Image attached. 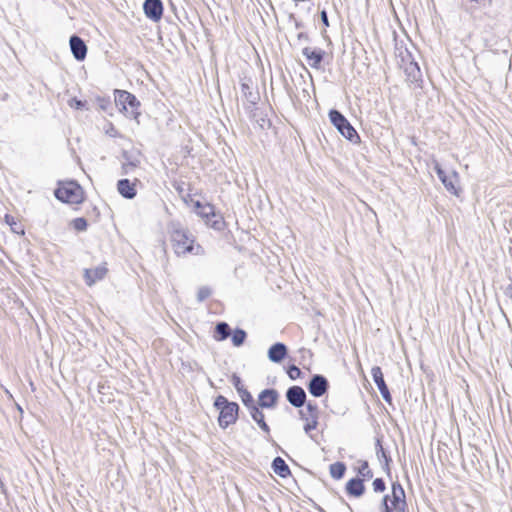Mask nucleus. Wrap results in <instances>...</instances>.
I'll return each instance as SVG.
<instances>
[{"label":"nucleus","instance_id":"nucleus-1","mask_svg":"<svg viewBox=\"0 0 512 512\" xmlns=\"http://www.w3.org/2000/svg\"><path fill=\"white\" fill-rule=\"evenodd\" d=\"M171 242L177 255L202 254L203 249L200 245H194V237L186 229L178 224H172Z\"/></svg>","mask_w":512,"mask_h":512},{"label":"nucleus","instance_id":"nucleus-2","mask_svg":"<svg viewBox=\"0 0 512 512\" xmlns=\"http://www.w3.org/2000/svg\"><path fill=\"white\" fill-rule=\"evenodd\" d=\"M214 406L220 411L218 422L220 427L227 428L237 420L238 405L235 402H229L224 396H218Z\"/></svg>","mask_w":512,"mask_h":512},{"label":"nucleus","instance_id":"nucleus-3","mask_svg":"<svg viewBox=\"0 0 512 512\" xmlns=\"http://www.w3.org/2000/svg\"><path fill=\"white\" fill-rule=\"evenodd\" d=\"M55 197L65 203L79 204L84 200V191L74 181L64 182L55 190Z\"/></svg>","mask_w":512,"mask_h":512},{"label":"nucleus","instance_id":"nucleus-4","mask_svg":"<svg viewBox=\"0 0 512 512\" xmlns=\"http://www.w3.org/2000/svg\"><path fill=\"white\" fill-rule=\"evenodd\" d=\"M406 506L405 493L399 483H393L391 498L386 495L382 499L383 512H403Z\"/></svg>","mask_w":512,"mask_h":512},{"label":"nucleus","instance_id":"nucleus-5","mask_svg":"<svg viewBox=\"0 0 512 512\" xmlns=\"http://www.w3.org/2000/svg\"><path fill=\"white\" fill-rule=\"evenodd\" d=\"M116 92V105L120 107V110L123 111L127 117L136 119L139 115L137 111L139 101L133 94L127 91L117 90Z\"/></svg>","mask_w":512,"mask_h":512},{"label":"nucleus","instance_id":"nucleus-6","mask_svg":"<svg viewBox=\"0 0 512 512\" xmlns=\"http://www.w3.org/2000/svg\"><path fill=\"white\" fill-rule=\"evenodd\" d=\"M329 118L337 130L348 140L353 141L354 138H359L356 130L348 122V120L337 110H331Z\"/></svg>","mask_w":512,"mask_h":512},{"label":"nucleus","instance_id":"nucleus-7","mask_svg":"<svg viewBox=\"0 0 512 512\" xmlns=\"http://www.w3.org/2000/svg\"><path fill=\"white\" fill-rule=\"evenodd\" d=\"M433 167L437 176L439 177L447 191L457 196L459 194V190L456 185L459 181L458 173L456 171H453L450 175H446V173L436 160L433 161Z\"/></svg>","mask_w":512,"mask_h":512},{"label":"nucleus","instance_id":"nucleus-8","mask_svg":"<svg viewBox=\"0 0 512 512\" xmlns=\"http://www.w3.org/2000/svg\"><path fill=\"white\" fill-rule=\"evenodd\" d=\"M300 416L305 421L304 431L309 434L312 430L317 428L319 411L316 403L308 402L306 409L300 411Z\"/></svg>","mask_w":512,"mask_h":512},{"label":"nucleus","instance_id":"nucleus-9","mask_svg":"<svg viewBox=\"0 0 512 512\" xmlns=\"http://www.w3.org/2000/svg\"><path fill=\"white\" fill-rule=\"evenodd\" d=\"M327 389L328 381L322 375H314L308 384V391L314 397L323 396L327 392Z\"/></svg>","mask_w":512,"mask_h":512},{"label":"nucleus","instance_id":"nucleus-10","mask_svg":"<svg viewBox=\"0 0 512 512\" xmlns=\"http://www.w3.org/2000/svg\"><path fill=\"white\" fill-rule=\"evenodd\" d=\"M146 17L152 21H159L162 17L163 6L160 0H145L143 5Z\"/></svg>","mask_w":512,"mask_h":512},{"label":"nucleus","instance_id":"nucleus-11","mask_svg":"<svg viewBox=\"0 0 512 512\" xmlns=\"http://www.w3.org/2000/svg\"><path fill=\"white\" fill-rule=\"evenodd\" d=\"M286 398L292 406L300 408L305 404L306 393L302 387L292 386L287 390Z\"/></svg>","mask_w":512,"mask_h":512},{"label":"nucleus","instance_id":"nucleus-12","mask_svg":"<svg viewBox=\"0 0 512 512\" xmlns=\"http://www.w3.org/2000/svg\"><path fill=\"white\" fill-rule=\"evenodd\" d=\"M107 274V268L104 265H100L93 269H85L84 278L88 286H92L99 280H102Z\"/></svg>","mask_w":512,"mask_h":512},{"label":"nucleus","instance_id":"nucleus-13","mask_svg":"<svg viewBox=\"0 0 512 512\" xmlns=\"http://www.w3.org/2000/svg\"><path fill=\"white\" fill-rule=\"evenodd\" d=\"M70 48L75 59H77L78 61L85 59L87 47L80 37L72 36L70 38Z\"/></svg>","mask_w":512,"mask_h":512},{"label":"nucleus","instance_id":"nucleus-14","mask_svg":"<svg viewBox=\"0 0 512 512\" xmlns=\"http://www.w3.org/2000/svg\"><path fill=\"white\" fill-rule=\"evenodd\" d=\"M117 190L124 198L133 199L137 194L136 181L131 182L129 179H121L117 183Z\"/></svg>","mask_w":512,"mask_h":512},{"label":"nucleus","instance_id":"nucleus-15","mask_svg":"<svg viewBox=\"0 0 512 512\" xmlns=\"http://www.w3.org/2000/svg\"><path fill=\"white\" fill-rule=\"evenodd\" d=\"M302 54L306 57L308 64L312 68H319L320 63L324 56V51L322 49H312L310 47H306L303 49Z\"/></svg>","mask_w":512,"mask_h":512},{"label":"nucleus","instance_id":"nucleus-16","mask_svg":"<svg viewBox=\"0 0 512 512\" xmlns=\"http://www.w3.org/2000/svg\"><path fill=\"white\" fill-rule=\"evenodd\" d=\"M278 393L273 389L263 390L259 395V405L263 408H271L275 405Z\"/></svg>","mask_w":512,"mask_h":512},{"label":"nucleus","instance_id":"nucleus-17","mask_svg":"<svg viewBox=\"0 0 512 512\" xmlns=\"http://www.w3.org/2000/svg\"><path fill=\"white\" fill-rule=\"evenodd\" d=\"M287 354V348L283 343H275L268 350V358L270 361L279 363Z\"/></svg>","mask_w":512,"mask_h":512},{"label":"nucleus","instance_id":"nucleus-18","mask_svg":"<svg viewBox=\"0 0 512 512\" xmlns=\"http://www.w3.org/2000/svg\"><path fill=\"white\" fill-rule=\"evenodd\" d=\"M346 490L349 494L359 497L364 493V485L361 479L355 478L348 481Z\"/></svg>","mask_w":512,"mask_h":512},{"label":"nucleus","instance_id":"nucleus-19","mask_svg":"<svg viewBox=\"0 0 512 512\" xmlns=\"http://www.w3.org/2000/svg\"><path fill=\"white\" fill-rule=\"evenodd\" d=\"M250 414L253 420L260 426V428L264 432L269 433L270 429L264 420V414L262 411L258 407L251 405Z\"/></svg>","mask_w":512,"mask_h":512},{"label":"nucleus","instance_id":"nucleus-20","mask_svg":"<svg viewBox=\"0 0 512 512\" xmlns=\"http://www.w3.org/2000/svg\"><path fill=\"white\" fill-rule=\"evenodd\" d=\"M273 470L276 474L281 477H286L290 474L288 465L281 457H276L272 463Z\"/></svg>","mask_w":512,"mask_h":512},{"label":"nucleus","instance_id":"nucleus-21","mask_svg":"<svg viewBox=\"0 0 512 512\" xmlns=\"http://www.w3.org/2000/svg\"><path fill=\"white\" fill-rule=\"evenodd\" d=\"M371 374H372L373 380H374V382L377 385L379 390H381L382 388L387 386L385 381H384L382 370H381V368L379 366H374L371 369Z\"/></svg>","mask_w":512,"mask_h":512},{"label":"nucleus","instance_id":"nucleus-22","mask_svg":"<svg viewBox=\"0 0 512 512\" xmlns=\"http://www.w3.org/2000/svg\"><path fill=\"white\" fill-rule=\"evenodd\" d=\"M197 208L199 209L198 214L202 218L209 220L210 217L216 216L214 207L210 204L201 205L200 203H197Z\"/></svg>","mask_w":512,"mask_h":512},{"label":"nucleus","instance_id":"nucleus-23","mask_svg":"<svg viewBox=\"0 0 512 512\" xmlns=\"http://www.w3.org/2000/svg\"><path fill=\"white\" fill-rule=\"evenodd\" d=\"M405 72L407 73V75L411 81H417L421 76L420 69H419L417 63H414V62H410L406 66Z\"/></svg>","mask_w":512,"mask_h":512},{"label":"nucleus","instance_id":"nucleus-24","mask_svg":"<svg viewBox=\"0 0 512 512\" xmlns=\"http://www.w3.org/2000/svg\"><path fill=\"white\" fill-rule=\"evenodd\" d=\"M346 467L341 462L330 465V474L334 479H341L345 473Z\"/></svg>","mask_w":512,"mask_h":512},{"label":"nucleus","instance_id":"nucleus-25","mask_svg":"<svg viewBox=\"0 0 512 512\" xmlns=\"http://www.w3.org/2000/svg\"><path fill=\"white\" fill-rule=\"evenodd\" d=\"M358 473L360 476H362L364 479H370L372 478L373 474L372 471L369 468L368 462L364 460L358 461Z\"/></svg>","mask_w":512,"mask_h":512},{"label":"nucleus","instance_id":"nucleus-26","mask_svg":"<svg viewBox=\"0 0 512 512\" xmlns=\"http://www.w3.org/2000/svg\"><path fill=\"white\" fill-rule=\"evenodd\" d=\"M216 332L219 335L217 340H224L226 339L230 334V328L229 325L225 322L218 323L216 326Z\"/></svg>","mask_w":512,"mask_h":512},{"label":"nucleus","instance_id":"nucleus-27","mask_svg":"<svg viewBox=\"0 0 512 512\" xmlns=\"http://www.w3.org/2000/svg\"><path fill=\"white\" fill-rule=\"evenodd\" d=\"M245 338H246V333L244 330H241V329H238V330H235L233 335H232V342L235 346H240L244 343L245 341Z\"/></svg>","mask_w":512,"mask_h":512},{"label":"nucleus","instance_id":"nucleus-28","mask_svg":"<svg viewBox=\"0 0 512 512\" xmlns=\"http://www.w3.org/2000/svg\"><path fill=\"white\" fill-rule=\"evenodd\" d=\"M377 457L380 461H384L386 468L388 469L389 461L391 460L390 457L387 456L385 450L383 449L382 445L380 444V440H377V451H376Z\"/></svg>","mask_w":512,"mask_h":512},{"label":"nucleus","instance_id":"nucleus-29","mask_svg":"<svg viewBox=\"0 0 512 512\" xmlns=\"http://www.w3.org/2000/svg\"><path fill=\"white\" fill-rule=\"evenodd\" d=\"M6 223L10 225L13 232L18 234H24V230L16 223L12 216H5Z\"/></svg>","mask_w":512,"mask_h":512},{"label":"nucleus","instance_id":"nucleus-30","mask_svg":"<svg viewBox=\"0 0 512 512\" xmlns=\"http://www.w3.org/2000/svg\"><path fill=\"white\" fill-rule=\"evenodd\" d=\"M72 226L77 231H84L87 228V221L84 218H76L72 221Z\"/></svg>","mask_w":512,"mask_h":512},{"label":"nucleus","instance_id":"nucleus-31","mask_svg":"<svg viewBox=\"0 0 512 512\" xmlns=\"http://www.w3.org/2000/svg\"><path fill=\"white\" fill-rule=\"evenodd\" d=\"M211 294V290L208 287H201L198 290L197 298L199 301H203L208 298Z\"/></svg>","mask_w":512,"mask_h":512},{"label":"nucleus","instance_id":"nucleus-32","mask_svg":"<svg viewBox=\"0 0 512 512\" xmlns=\"http://www.w3.org/2000/svg\"><path fill=\"white\" fill-rule=\"evenodd\" d=\"M287 373H288L289 377H290L292 380H295V379H297L298 377H300V375H301V370H300L297 366L292 365V366H290V367H289V369H288V372H287Z\"/></svg>","mask_w":512,"mask_h":512},{"label":"nucleus","instance_id":"nucleus-33","mask_svg":"<svg viewBox=\"0 0 512 512\" xmlns=\"http://www.w3.org/2000/svg\"><path fill=\"white\" fill-rule=\"evenodd\" d=\"M231 381H232V384L234 385V387L236 388V390L238 391V393L245 389L240 377L237 376L236 374L232 375Z\"/></svg>","mask_w":512,"mask_h":512},{"label":"nucleus","instance_id":"nucleus-34","mask_svg":"<svg viewBox=\"0 0 512 512\" xmlns=\"http://www.w3.org/2000/svg\"><path fill=\"white\" fill-rule=\"evenodd\" d=\"M373 489L375 492H383L385 490V483L381 478H376L373 481Z\"/></svg>","mask_w":512,"mask_h":512},{"label":"nucleus","instance_id":"nucleus-35","mask_svg":"<svg viewBox=\"0 0 512 512\" xmlns=\"http://www.w3.org/2000/svg\"><path fill=\"white\" fill-rule=\"evenodd\" d=\"M239 394H240V397L245 405H248L249 403L252 404L253 398H252L251 394L246 389L240 391Z\"/></svg>","mask_w":512,"mask_h":512},{"label":"nucleus","instance_id":"nucleus-36","mask_svg":"<svg viewBox=\"0 0 512 512\" xmlns=\"http://www.w3.org/2000/svg\"><path fill=\"white\" fill-rule=\"evenodd\" d=\"M69 106L75 109H82L85 106V103L76 98H72L69 101Z\"/></svg>","mask_w":512,"mask_h":512},{"label":"nucleus","instance_id":"nucleus-37","mask_svg":"<svg viewBox=\"0 0 512 512\" xmlns=\"http://www.w3.org/2000/svg\"><path fill=\"white\" fill-rule=\"evenodd\" d=\"M383 399L386 401V402H391V395H390V392L388 390V387L385 386L384 388H382L381 390H379Z\"/></svg>","mask_w":512,"mask_h":512},{"label":"nucleus","instance_id":"nucleus-38","mask_svg":"<svg viewBox=\"0 0 512 512\" xmlns=\"http://www.w3.org/2000/svg\"><path fill=\"white\" fill-rule=\"evenodd\" d=\"M321 20L325 26H329L328 16H327L326 11H324V10L321 12Z\"/></svg>","mask_w":512,"mask_h":512},{"label":"nucleus","instance_id":"nucleus-39","mask_svg":"<svg viewBox=\"0 0 512 512\" xmlns=\"http://www.w3.org/2000/svg\"><path fill=\"white\" fill-rule=\"evenodd\" d=\"M135 166H136V165H135L134 163L124 164V165H123V169H124L125 173H128V172H129V169H130V168H133V167H135Z\"/></svg>","mask_w":512,"mask_h":512},{"label":"nucleus","instance_id":"nucleus-40","mask_svg":"<svg viewBox=\"0 0 512 512\" xmlns=\"http://www.w3.org/2000/svg\"><path fill=\"white\" fill-rule=\"evenodd\" d=\"M222 224H223V222L221 221V219H219V220H215V221L213 222V225H212V226H213L214 228H218V229H219V228H220V226H221Z\"/></svg>","mask_w":512,"mask_h":512},{"label":"nucleus","instance_id":"nucleus-41","mask_svg":"<svg viewBox=\"0 0 512 512\" xmlns=\"http://www.w3.org/2000/svg\"><path fill=\"white\" fill-rule=\"evenodd\" d=\"M242 87L244 90H247V88H248V86L246 84H243Z\"/></svg>","mask_w":512,"mask_h":512},{"label":"nucleus","instance_id":"nucleus-42","mask_svg":"<svg viewBox=\"0 0 512 512\" xmlns=\"http://www.w3.org/2000/svg\"><path fill=\"white\" fill-rule=\"evenodd\" d=\"M17 409H18L21 413L23 412L22 408H21L19 405H17Z\"/></svg>","mask_w":512,"mask_h":512}]
</instances>
